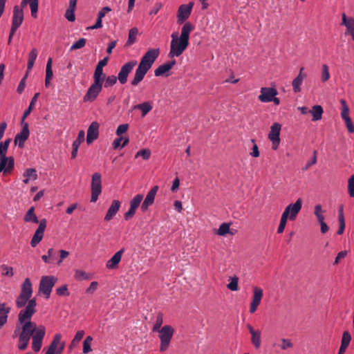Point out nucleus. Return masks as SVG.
<instances>
[{
	"instance_id": "obj_13",
	"label": "nucleus",
	"mask_w": 354,
	"mask_h": 354,
	"mask_svg": "<svg viewBox=\"0 0 354 354\" xmlns=\"http://www.w3.org/2000/svg\"><path fill=\"white\" fill-rule=\"evenodd\" d=\"M45 333V327L42 325H39L32 339V348L35 352H38L41 349Z\"/></svg>"
},
{
	"instance_id": "obj_38",
	"label": "nucleus",
	"mask_w": 354,
	"mask_h": 354,
	"mask_svg": "<svg viewBox=\"0 0 354 354\" xmlns=\"http://www.w3.org/2000/svg\"><path fill=\"white\" fill-rule=\"evenodd\" d=\"M324 211L322 209L321 205H316L314 208V214L315 216L317 217V221L319 222L324 221Z\"/></svg>"
},
{
	"instance_id": "obj_7",
	"label": "nucleus",
	"mask_w": 354,
	"mask_h": 354,
	"mask_svg": "<svg viewBox=\"0 0 354 354\" xmlns=\"http://www.w3.org/2000/svg\"><path fill=\"white\" fill-rule=\"evenodd\" d=\"M158 332L160 339V351L162 352L166 351L169 346L174 335V329L171 326L165 325Z\"/></svg>"
},
{
	"instance_id": "obj_5",
	"label": "nucleus",
	"mask_w": 354,
	"mask_h": 354,
	"mask_svg": "<svg viewBox=\"0 0 354 354\" xmlns=\"http://www.w3.org/2000/svg\"><path fill=\"white\" fill-rule=\"evenodd\" d=\"M32 295V283L29 278H26L21 287V292L16 299V306L21 308L32 299H30Z\"/></svg>"
},
{
	"instance_id": "obj_12",
	"label": "nucleus",
	"mask_w": 354,
	"mask_h": 354,
	"mask_svg": "<svg viewBox=\"0 0 354 354\" xmlns=\"http://www.w3.org/2000/svg\"><path fill=\"white\" fill-rule=\"evenodd\" d=\"M102 84L99 82H94L88 88L86 93L84 96V102L94 101L102 89Z\"/></svg>"
},
{
	"instance_id": "obj_9",
	"label": "nucleus",
	"mask_w": 354,
	"mask_h": 354,
	"mask_svg": "<svg viewBox=\"0 0 354 354\" xmlns=\"http://www.w3.org/2000/svg\"><path fill=\"white\" fill-rule=\"evenodd\" d=\"M102 192V180L101 174L100 173H94L91 180V202L97 201L99 195Z\"/></svg>"
},
{
	"instance_id": "obj_11",
	"label": "nucleus",
	"mask_w": 354,
	"mask_h": 354,
	"mask_svg": "<svg viewBox=\"0 0 354 354\" xmlns=\"http://www.w3.org/2000/svg\"><path fill=\"white\" fill-rule=\"evenodd\" d=\"M136 65L137 62L136 60H131L127 62L121 67L117 77L121 84H124L127 83L129 74L132 71Z\"/></svg>"
},
{
	"instance_id": "obj_21",
	"label": "nucleus",
	"mask_w": 354,
	"mask_h": 354,
	"mask_svg": "<svg viewBox=\"0 0 354 354\" xmlns=\"http://www.w3.org/2000/svg\"><path fill=\"white\" fill-rule=\"evenodd\" d=\"M176 62L175 59L170 60L167 62L164 63L163 64L160 65L154 71V75L156 77L159 76H168L167 73L169 70H171L174 66L176 64Z\"/></svg>"
},
{
	"instance_id": "obj_59",
	"label": "nucleus",
	"mask_w": 354,
	"mask_h": 354,
	"mask_svg": "<svg viewBox=\"0 0 354 354\" xmlns=\"http://www.w3.org/2000/svg\"><path fill=\"white\" fill-rule=\"evenodd\" d=\"M251 142L253 143V147H252V151L250 152V155L253 157L257 158L259 156V151L258 146L255 143V140L254 139H252Z\"/></svg>"
},
{
	"instance_id": "obj_27",
	"label": "nucleus",
	"mask_w": 354,
	"mask_h": 354,
	"mask_svg": "<svg viewBox=\"0 0 354 354\" xmlns=\"http://www.w3.org/2000/svg\"><path fill=\"white\" fill-rule=\"evenodd\" d=\"M323 112V108L320 105H314L312 109L310 110V113L313 115V121L322 119Z\"/></svg>"
},
{
	"instance_id": "obj_17",
	"label": "nucleus",
	"mask_w": 354,
	"mask_h": 354,
	"mask_svg": "<svg viewBox=\"0 0 354 354\" xmlns=\"http://www.w3.org/2000/svg\"><path fill=\"white\" fill-rule=\"evenodd\" d=\"M193 5L194 3L190 2L189 4H183L179 7L177 15L178 23L182 24L189 18Z\"/></svg>"
},
{
	"instance_id": "obj_14",
	"label": "nucleus",
	"mask_w": 354,
	"mask_h": 354,
	"mask_svg": "<svg viewBox=\"0 0 354 354\" xmlns=\"http://www.w3.org/2000/svg\"><path fill=\"white\" fill-rule=\"evenodd\" d=\"M281 126L280 124L276 122L274 123L271 127L270 131L268 134V138L272 142V148L274 150H276L280 142V131H281Z\"/></svg>"
},
{
	"instance_id": "obj_16",
	"label": "nucleus",
	"mask_w": 354,
	"mask_h": 354,
	"mask_svg": "<svg viewBox=\"0 0 354 354\" xmlns=\"http://www.w3.org/2000/svg\"><path fill=\"white\" fill-rule=\"evenodd\" d=\"M252 290L253 296L250 307V313H254L257 310L258 306L261 303L263 295V290L259 287L254 286L253 287Z\"/></svg>"
},
{
	"instance_id": "obj_22",
	"label": "nucleus",
	"mask_w": 354,
	"mask_h": 354,
	"mask_svg": "<svg viewBox=\"0 0 354 354\" xmlns=\"http://www.w3.org/2000/svg\"><path fill=\"white\" fill-rule=\"evenodd\" d=\"M158 190V187L156 185L153 187L147 193L146 198L141 205V209L143 212H145L148 207L153 203Z\"/></svg>"
},
{
	"instance_id": "obj_31",
	"label": "nucleus",
	"mask_w": 354,
	"mask_h": 354,
	"mask_svg": "<svg viewBox=\"0 0 354 354\" xmlns=\"http://www.w3.org/2000/svg\"><path fill=\"white\" fill-rule=\"evenodd\" d=\"M105 79V74L103 73V68H100L99 66H96L94 75H93V80L94 82H99L103 83Z\"/></svg>"
},
{
	"instance_id": "obj_19",
	"label": "nucleus",
	"mask_w": 354,
	"mask_h": 354,
	"mask_svg": "<svg viewBox=\"0 0 354 354\" xmlns=\"http://www.w3.org/2000/svg\"><path fill=\"white\" fill-rule=\"evenodd\" d=\"M277 91L274 88L262 87L259 100L262 102H272V97L277 95Z\"/></svg>"
},
{
	"instance_id": "obj_1",
	"label": "nucleus",
	"mask_w": 354,
	"mask_h": 354,
	"mask_svg": "<svg viewBox=\"0 0 354 354\" xmlns=\"http://www.w3.org/2000/svg\"><path fill=\"white\" fill-rule=\"evenodd\" d=\"M36 299L33 298L18 315V323L13 332L12 337L19 338L17 348L20 351L27 348L30 337L34 336L38 329L36 323L31 321L32 315L36 313Z\"/></svg>"
},
{
	"instance_id": "obj_54",
	"label": "nucleus",
	"mask_w": 354,
	"mask_h": 354,
	"mask_svg": "<svg viewBox=\"0 0 354 354\" xmlns=\"http://www.w3.org/2000/svg\"><path fill=\"white\" fill-rule=\"evenodd\" d=\"M348 192L351 197H354V174L348 178Z\"/></svg>"
},
{
	"instance_id": "obj_52",
	"label": "nucleus",
	"mask_w": 354,
	"mask_h": 354,
	"mask_svg": "<svg viewBox=\"0 0 354 354\" xmlns=\"http://www.w3.org/2000/svg\"><path fill=\"white\" fill-rule=\"evenodd\" d=\"M351 340V336L348 331H344L342 335L341 345L348 347Z\"/></svg>"
},
{
	"instance_id": "obj_45",
	"label": "nucleus",
	"mask_w": 354,
	"mask_h": 354,
	"mask_svg": "<svg viewBox=\"0 0 354 354\" xmlns=\"http://www.w3.org/2000/svg\"><path fill=\"white\" fill-rule=\"evenodd\" d=\"M11 138L6 139L4 142L0 143V156H6Z\"/></svg>"
},
{
	"instance_id": "obj_33",
	"label": "nucleus",
	"mask_w": 354,
	"mask_h": 354,
	"mask_svg": "<svg viewBox=\"0 0 354 354\" xmlns=\"http://www.w3.org/2000/svg\"><path fill=\"white\" fill-rule=\"evenodd\" d=\"M340 103L342 105V112H341L342 118L344 120L351 118L349 116V108L346 104V100L344 99H342V100H340Z\"/></svg>"
},
{
	"instance_id": "obj_43",
	"label": "nucleus",
	"mask_w": 354,
	"mask_h": 354,
	"mask_svg": "<svg viewBox=\"0 0 354 354\" xmlns=\"http://www.w3.org/2000/svg\"><path fill=\"white\" fill-rule=\"evenodd\" d=\"M86 40L84 38H81L76 42H75L70 48V51L80 49L86 45Z\"/></svg>"
},
{
	"instance_id": "obj_25",
	"label": "nucleus",
	"mask_w": 354,
	"mask_h": 354,
	"mask_svg": "<svg viewBox=\"0 0 354 354\" xmlns=\"http://www.w3.org/2000/svg\"><path fill=\"white\" fill-rule=\"evenodd\" d=\"M121 203L118 200H114L111 206L109 207L106 214L104 216V220L109 221L111 220L113 216L118 213L120 209Z\"/></svg>"
},
{
	"instance_id": "obj_48",
	"label": "nucleus",
	"mask_w": 354,
	"mask_h": 354,
	"mask_svg": "<svg viewBox=\"0 0 354 354\" xmlns=\"http://www.w3.org/2000/svg\"><path fill=\"white\" fill-rule=\"evenodd\" d=\"M24 176L28 178L30 180H35L37 178V171L35 169H28L25 171Z\"/></svg>"
},
{
	"instance_id": "obj_46",
	"label": "nucleus",
	"mask_w": 354,
	"mask_h": 354,
	"mask_svg": "<svg viewBox=\"0 0 354 354\" xmlns=\"http://www.w3.org/2000/svg\"><path fill=\"white\" fill-rule=\"evenodd\" d=\"M230 232V224L223 223H222L218 231L217 234L220 236H225Z\"/></svg>"
},
{
	"instance_id": "obj_6",
	"label": "nucleus",
	"mask_w": 354,
	"mask_h": 354,
	"mask_svg": "<svg viewBox=\"0 0 354 354\" xmlns=\"http://www.w3.org/2000/svg\"><path fill=\"white\" fill-rule=\"evenodd\" d=\"M57 281V278L52 276H43L41 278L39 286V291L41 294H43L46 299L50 297L51 291L56 282Z\"/></svg>"
},
{
	"instance_id": "obj_50",
	"label": "nucleus",
	"mask_w": 354,
	"mask_h": 354,
	"mask_svg": "<svg viewBox=\"0 0 354 354\" xmlns=\"http://www.w3.org/2000/svg\"><path fill=\"white\" fill-rule=\"evenodd\" d=\"M151 151L148 149H143L137 152L135 158H137L139 156L142 157L144 160H148L150 158Z\"/></svg>"
},
{
	"instance_id": "obj_41",
	"label": "nucleus",
	"mask_w": 354,
	"mask_h": 354,
	"mask_svg": "<svg viewBox=\"0 0 354 354\" xmlns=\"http://www.w3.org/2000/svg\"><path fill=\"white\" fill-rule=\"evenodd\" d=\"M142 199L143 196L142 194H137L130 201V207L137 209V208L140 205V203L142 202Z\"/></svg>"
},
{
	"instance_id": "obj_4",
	"label": "nucleus",
	"mask_w": 354,
	"mask_h": 354,
	"mask_svg": "<svg viewBox=\"0 0 354 354\" xmlns=\"http://www.w3.org/2000/svg\"><path fill=\"white\" fill-rule=\"evenodd\" d=\"M24 220L25 222L38 223L39 226L36 230L32 239L30 241V245L32 247L35 248L39 244V243L42 240L44 236V231L46 228L47 221L46 219L43 218L39 221L37 216L35 214V207H31L24 217Z\"/></svg>"
},
{
	"instance_id": "obj_63",
	"label": "nucleus",
	"mask_w": 354,
	"mask_h": 354,
	"mask_svg": "<svg viewBox=\"0 0 354 354\" xmlns=\"http://www.w3.org/2000/svg\"><path fill=\"white\" fill-rule=\"evenodd\" d=\"M345 124L349 133H354V124L351 118L345 120Z\"/></svg>"
},
{
	"instance_id": "obj_28",
	"label": "nucleus",
	"mask_w": 354,
	"mask_h": 354,
	"mask_svg": "<svg viewBox=\"0 0 354 354\" xmlns=\"http://www.w3.org/2000/svg\"><path fill=\"white\" fill-rule=\"evenodd\" d=\"M138 34V29L136 27L129 30L128 39L125 44L126 46H130L136 41V37Z\"/></svg>"
},
{
	"instance_id": "obj_58",
	"label": "nucleus",
	"mask_w": 354,
	"mask_h": 354,
	"mask_svg": "<svg viewBox=\"0 0 354 354\" xmlns=\"http://www.w3.org/2000/svg\"><path fill=\"white\" fill-rule=\"evenodd\" d=\"M1 268L3 271L2 273L3 275L10 276V277L13 275V269L12 267H9L8 266L3 265L1 266Z\"/></svg>"
},
{
	"instance_id": "obj_35",
	"label": "nucleus",
	"mask_w": 354,
	"mask_h": 354,
	"mask_svg": "<svg viewBox=\"0 0 354 354\" xmlns=\"http://www.w3.org/2000/svg\"><path fill=\"white\" fill-rule=\"evenodd\" d=\"M251 342L254 346L258 349L261 346V332L257 330L254 333L251 334Z\"/></svg>"
},
{
	"instance_id": "obj_51",
	"label": "nucleus",
	"mask_w": 354,
	"mask_h": 354,
	"mask_svg": "<svg viewBox=\"0 0 354 354\" xmlns=\"http://www.w3.org/2000/svg\"><path fill=\"white\" fill-rule=\"evenodd\" d=\"M53 76V73L52 70V58H48L46 68V77L47 79H52Z\"/></svg>"
},
{
	"instance_id": "obj_47",
	"label": "nucleus",
	"mask_w": 354,
	"mask_h": 354,
	"mask_svg": "<svg viewBox=\"0 0 354 354\" xmlns=\"http://www.w3.org/2000/svg\"><path fill=\"white\" fill-rule=\"evenodd\" d=\"M118 77L115 75L105 77L104 87L108 88L113 86L117 82Z\"/></svg>"
},
{
	"instance_id": "obj_42",
	"label": "nucleus",
	"mask_w": 354,
	"mask_h": 354,
	"mask_svg": "<svg viewBox=\"0 0 354 354\" xmlns=\"http://www.w3.org/2000/svg\"><path fill=\"white\" fill-rule=\"evenodd\" d=\"M288 219H289L288 217L282 213L280 223L277 229V233L281 234L283 232Z\"/></svg>"
},
{
	"instance_id": "obj_8",
	"label": "nucleus",
	"mask_w": 354,
	"mask_h": 354,
	"mask_svg": "<svg viewBox=\"0 0 354 354\" xmlns=\"http://www.w3.org/2000/svg\"><path fill=\"white\" fill-rule=\"evenodd\" d=\"M24 21V11L21 8H19V6H15L13 8V15L12 19V27L10 29L8 42L11 41V39L15 35L16 30L21 25Z\"/></svg>"
},
{
	"instance_id": "obj_18",
	"label": "nucleus",
	"mask_w": 354,
	"mask_h": 354,
	"mask_svg": "<svg viewBox=\"0 0 354 354\" xmlns=\"http://www.w3.org/2000/svg\"><path fill=\"white\" fill-rule=\"evenodd\" d=\"M62 335L57 333L55 335L53 341L50 344L48 348L53 351L55 354H62L64 349L65 343L61 342Z\"/></svg>"
},
{
	"instance_id": "obj_20",
	"label": "nucleus",
	"mask_w": 354,
	"mask_h": 354,
	"mask_svg": "<svg viewBox=\"0 0 354 354\" xmlns=\"http://www.w3.org/2000/svg\"><path fill=\"white\" fill-rule=\"evenodd\" d=\"M99 136V124L97 122H93L88 128L86 142L91 145Z\"/></svg>"
},
{
	"instance_id": "obj_3",
	"label": "nucleus",
	"mask_w": 354,
	"mask_h": 354,
	"mask_svg": "<svg viewBox=\"0 0 354 354\" xmlns=\"http://www.w3.org/2000/svg\"><path fill=\"white\" fill-rule=\"evenodd\" d=\"M159 48H150L142 57L138 68L136 70L134 77L131 82L133 86H136L142 82L147 73L151 68L153 64L160 55Z\"/></svg>"
},
{
	"instance_id": "obj_55",
	"label": "nucleus",
	"mask_w": 354,
	"mask_h": 354,
	"mask_svg": "<svg viewBox=\"0 0 354 354\" xmlns=\"http://www.w3.org/2000/svg\"><path fill=\"white\" fill-rule=\"evenodd\" d=\"M163 323L162 315L159 313L157 315L156 323L153 326V331H159L161 328V326Z\"/></svg>"
},
{
	"instance_id": "obj_44",
	"label": "nucleus",
	"mask_w": 354,
	"mask_h": 354,
	"mask_svg": "<svg viewBox=\"0 0 354 354\" xmlns=\"http://www.w3.org/2000/svg\"><path fill=\"white\" fill-rule=\"evenodd\" d=\"M330 78V73L328 66L326 64H323L322 66V76L321 80L323 82L328 81Z\"/></svg>"
},
{
	"instance_id": "obj_26",
	"label": "nucleus",
	"mask_w": 354,
	"mask_h": 354,
	"mask_svg": "<svg viewBox=\"0 0 354 354\" xmlns=\"http://www.w3.org/2000/svg\"><path fill=\"white\" fill-rule=\"evenodd\" d=\"M305 77V74L299 73V75L292 80V86L295 93H299L301 91V85L302 84Z\"/></svg>"
},
{
	"instance_id": "obj_36",
	"label": "nucleus",
	"mask_w": 354,
	"mask_h": 354,
	"mask_svg": "<svg viewBox=\"0 0 354 354\" xmlns=\"http://www.w3.org/2000/svg\"><path fill=\"white\" fill-rule=\"evenodd\" d=\"M74 277L77 281H83L89 279L91 275L82 270H76L75 271Z\"/></svg>"
},
{
	"instance_id": "obj_15",
	"label": "nucleus",
	"mask_w": 354,
	"mask_h": 354,
	"mask_svg": "<svg viewBox=\"0 0 354 354\" xmlns=\"http://www.w3.org/2000/svg\"><path fill=\"white\" fill-rule=\"evenodd\" d=\"M22 124V129L20 133H17L15 138V144L18 145L19 148H23L24 146V142L26 140H28L30 132H29V125L27 122H21Z\"/></svg>"
},
{
	"instance_id": "obj_62",
	"label": "nucleus",
	"mask_w": 354,
	"mask_h": 354,
	"mask_svg": "<svg viewBox=\"0 0 354 354\" xmlns=\"http://www.w3.org/2000/svg\"><path fill=\"white\" fill-rule=\"evenodd\" d=\"M98 283L97 281H93L91 283L89 287L86 289V292L88 294L93 293L97 288Z\"/></svg>"
},
{
	"instance_id": "obj_40",
	"label": "nucleus",
	"mask_w": 354,
	"mask_h": 354,
	"mask_svg": "<svg viewBox=\"0 0 354 354\" xmlns=\"http://www.w3.org/2000/svg\"><path fill=\"white\" fill-rule=\"evenodd\" d=\"M30 8L31 12V16L33 18H37L38 12L39 0H32L30 2Z\"/></svg>"
},
{
	"instance_id": "obj_39",
	"label": "nucleus",
	"mask_w": 354,
	"mask_h": 354,
	"mask_svg": "<svg viewBox=\"0 0 354 354\" xmlns=\"http://www.w3.org/2000/svg\"><path fill=\"white\" fill-rule=\"evenodd\" d=\"M93 341V337L91 336H87L83 342V353L87 354L90 353L92 350L91 348V345Z\"/></svg>"
},
{
	"instance_id": "obj_61",
	"label": "nucleus",
	"mask_w": 354,
	"mask_h": 354,
	"mask_svg": "<svg viewBox=\"0 0 354 354\" xmlns=\"http://www.w3.org/2000/svg\"><path fill=\"white\" fill-rule=\"evenodd\" d=\"M27 75L28 74H26L20 81L19 85H18V87H17V92L19 93H21L24 88H25V86H26V77H27Z\"/></svg>"
},
{
	"instance_id": "obj_57",
	"label": "nucleus",
	"mask_w": 354,
	"mask_h": 354,
	"mask_svg": "<svg viewBox=\"0 0 354 354\" xmlns=\"http://www.w3.org/2000/svg\"><path fill=\"white\" fill-rule=\"evenodd\" d=\"M129 128L128 124H122L118 127L116 130V134L118 136H121L122 133H124L127 131Z\"/></svg>"
},
{
	"instance_id": "obj_53",
	"label": "nucleus",
	"mask_w": 354,
	"mask_h": 354,
	"mask_svg": "<svg viewBox=\"0 0 354 354\" xmlns=\"http://www.w3.org/2000/svg\"><path fill=\"white\" fill-rule=\"evenodd\" d=\"M84 139H85L84 131L83 130H81L78 133L77 139L73 142L72 145L79 147L80 145H81V143H82L84 142Z\"/></svg>"
},
{
	"instance_id": "obj_56",
	"label": "nucleus",
	"mask_w": 354,
	"mask_h": 354,
	"mask_svg": "<svg viewBox=\"0 0 354 354\" xmlns=\"http://www.w3.org/2000/svg\"><path fill=\"white\" fill-rule=\"evenodd\" d=\"M56 293L59 295V296H68L69 295V292L68 290V288H67V286L66 285H64L59 288H57L56 289Z\"/></svg>"
},
{
	"instance_id": "obj_29",
	"label": "nucleus",
	"mask_w": 354,
	"mask_h": 354,
	"mask_svg": "<svg viewBox=\"0 0 354 354\" xmlns=\"http://www.w3.org/2000/svg\"><path fill=\"white\" fill-rule=\"evenodd\" d=\"M133 109L140 110L142 111V115L145 116L152 109V106L149 102H145L142 104L135 105Z\"/></svg>"
},
{
	"instance_id": "obj_2",
	"label": "nucleus",
	"mask_w": 354,
	"mask_h": 354,
	"mask_svg": "<svg viewBox=\"0 0 354 354\" xmlns=\"http://www.w3.org/2000/svg\"><path fill=\"white\" fill-rule=\"evenodd\" d=\"M193 30V25L190 22H186L181 28L180 37H178L177 32L172 33L168 55L169 57H179L183 53L189 46V34Z\"/></svg>"
},
{
	"instance_id": "obj_49",
	"label": "nucleus",
	"mask_w": 354,
	"mask_h": 354,
	"mask_svg": "<svg viewBox=\"0 0 354 354\" xmlns=\"http://www.w3.org/2000/svg\"><path fill=\"white\" fill-rule=\"evenodd\" d=\"M10 311V308H7L6 311L0 312V329L6 324L8 321V315Z\"/></svg>"
},
{
	"instance_id": "obj_24",
	"label": "nucleus",
	"mask_w": 354,
	"mask_h": 354,
	"mask_svg": "<svg viewBox=\"0 0 354 354\" xmlns=\"http://www.w3.org/2000/svg\"><path fill=\"white\" fill-rule=\"evenodd\" d=\"M124 249L122 248L118 251L107 262L106 266L109 269H114L118 267L120 262Z\"/></svg>"
},
{
	"instance_id": "obj_10",
	"label": "nucleus",
	"mask_w": 354,
	"mask_h": 354,
	"mask_svg": "<svg viewBox=\"0 0 354 354\" xmlns=\"http://www.w3.org/2000/svg\"><path fill=\"white\" fill-rule=\"evenodd\" d=\"M302 207V200L298 198L295 203L289 204L284 209L283 214L290 221H295Z\"/></svg>"
},
{
	"instance_id": "obj_60",
	"label": "nucleus",
	"mask_w": 354,
	"mask_h": 354,
	"mask_svg": "<svg viewBox=\"0 0 354 354\" xmlns=\"http://www.w3.org/2000/svg\"><path fill=\"white\" fill-rule=\"evenodd\" d=\"M282 344L281 345V348L283 350H286L289 348L292 347V344L290 339H281Z\"/></svg>"
},
{
	"instance_id": "obj_32",
	"label": "nucleus",
	"mask_w": 354,
	"mask_h": 354,
	"mask_svg": "<svg viewBox=\"0 0 354 354\" xmlns=\"http://www.w3.org/2000/svg\"><path fill=\"white\" fill-rule=\"evenodd\" d=\"M37 50L36 48H33L30 51L29 56H28V64H27L28 71H30L32 68L35 62L37 59Z\"/></svg>"
},
{
	"instance_id": "obj_23",
	"label": "nucleus",
	"mask_w": 354,
	"mask_h": 354,
	"mask_svg": "<svg viewBox=\"0 0 354 354\" xmlns=\"http://www.w3.org/2000/svg\"><path fill=\"white\" fill-rule=\"evenodd\" d=\"M14 168V158L12 156H0V172H8Z\"/></svg>"
},
{
	"instance_id": "obj_34",
	"label": "nucleus",
	"mask_w": 354,
	"mask_h": 354,
	"mask_svg": "<svg viewBox=\"0 0 354 354\" xmlns=\"http://www.w3.org/2000/svg\"><path fill=\"white\" fill-rule=\"evenodd\" d=\"M84 335V330H79L75 334L73 339L72 340L69 349L71 351L73 348H75L77 344L80 342V341L83 338Z\"/></svg>"
},
{
	"instance_id": "obj_64",
	"label": "nucleus",
	"mask_w": 354,
	"mask_h": 354,
	"mask_svg": "<svg viewBox=\"0 0 354 354\" xmlns=\"http://www.w3.org/2000/svg\"><path fill=\"white\" fill-rule=\"evenodd\" d=\"M348 32H353L354 30V19L349 17L348 23L345 26Z\"/></svg>"
},
{
	"instance_id": "obj_30",
	"label": "nucleus",
	"mask_w": 354,
	"mask_h": 354,
	"mask_svg": "<svg viewBox=\"0 0 354 354\" xmlns=\"http://www.w3.org/2000/svg\"><path fill=\"white\" fill-rule=\"evenodd\" d=\"M39 96V93H36L33 97L32 98L31 101H30V105L28 108V109H26L24 112V114H23V116H22V118H21V120L22 122L25 121V119L30 115V113H31L37 100V98Z\"/></svg>"
},
{
	"instance_id": "obj_37",
	"label": "nucleus",
	"mask_w": 354,
	"mask_h": 354,
	"mask_svg": "<svg viewBox=\"0 0 354 354\" xmlns=\"http://www.w3.org/2000/svg\"><path fill=\"white\" fill-rule=\"evenodd\" d=\"M229 280L230 283L227 285V288L232 291H236L239 288V278L236 276L230 277Z\"/></svg>"
}]
</instances>
